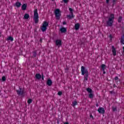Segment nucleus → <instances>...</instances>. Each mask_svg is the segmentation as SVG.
Returning a JSON list of instances; mask_svg holds the SVG:
<instances>
[{
	"label": "nucleus",
	"instance_id": "obj_28",
	"mask_svg": "<svg viewBox=\"0 0 124 124\" xmlns=\"http://www.w3.org/2000/svg\"><path fill=\"white\" fill-rule=\"evenodd\" d=\"M32 102V100H31V99H29L28 100V103L29 104H31V103Z\"/></svg>",
	"mask_w": 124,
	"mask_h": 124
},
{
	"label": "nucleus",
	"instance_id": "obj_22",
	"mask_svg": "<svg viewBox=\"0 0 124 124\" xmlns=\"http://www.w3.org/2000/svg\"><path fill=\"white\" fill-rule=\"evenodd\" d=\"M77 104H78L77 101H74V102H72V105L73 107H75V106H76V105H77Z\"/></svg>",
	"mask_w": 124,
	"mask_h": 124
},
{
	"label": "nucleus",
	"instance_id": "obj_15",
	"mask_svg": "<svg viewBox=\"0 0 124 124\" xmlns=\"http://www.w3.org/2000/svg\"><path fill=\"white\" fill-rule=\"evenodd\" d=\"M35 77L38 80L41 79V76L40 75V74H36L35 75Z\"/></svg>",
	"mask_w": 124,
	"mask_h": 124
},
{
	"label": "nucleus",
	"instance_id": "obj_19",
	"mask_svg": "<svg viewBox=\"0 0 124 124\" xmlns=\"http://www.w3.org/2000/svg\"><path fill=\"white\" fill-rule=\"evenodd\" d=\"M118 23H122L123 21V17L122 16H120L118 19Z\"/></svg>",
	"mask_w": 124,
	"mask_h": 124
},
{
	"label": "nucleus",
	"instance_id": "obj_31",
	"mask_svg": "<svg viewBox=\"0 0 124 124\" xmlns=\"http://www.w3.org/2000/svg\"><path fill=\"white\" fill-rule=\"evenodd\" d=\"M58 95H61L62 94V92H59L58 93Z\"/></svg>",
	"mask_w": 124,
	"mask_h": 124
},
{
	"label": "nucleus",
	"instance_id": "obj_1",
	"mask_svg": "<svg viewBox=\"0 0 124 124\" xmlns=\"http://www.w3.org/2000/svg\"><path fill=\"white\" fill-rule=\"evenodd\" d=\"M108 20L107 21V25L108 27H112L113 23H114V19H115V16L114 14H110V15L108 17Z\"/></svg>",
	"mask_w": 124,
	"mask_h": 124
},
{
	"label": "nucleus",
	"instance_id": "obj_8",
	"mask_svg": "<svg viewBox=\"0 0 124 124\" xmlns=\"http://www.w3.org/2000/svg\"><path fill=\"white\" fill-rule=\"evenodd\" d=\"M55 44L57 46H61L62 45V41L61 40H57Z\"/></svg>",
	"mask_w": 124,
	"mask_h": 124
},
{
	"label": "nucleus",
	"instance_id": "obj_36",
	"mask_svg": "<svg viewBox=\"0 0 124 124\" xmlns=\"http://www.w3.org/2000/svg\"><path fill=\"white\" fill-rule=\"evenodd\" d=\"M106 0V3H109V1L110 0Z\"/></svg>",
	"mask_w": 124,
	"mask_h": 124
},
{
	"label": "nucleus",
	"instance_id": "obj_13",
	"mask_svg": "<svg viewBox=\"0 0 124 124\" xmlns=\"http://www.w3.org/2000/svg\"><path fill=\"white\" fill-rule=\"evenodd\" d=\"M112 52L113 53V56H116V55H117V51H116V49L114 48V46H112Z\"/></svg>",
	"mask_w": 124,
	"mask_h": 124
},
{
	"label": "nucleus",
	"instance_id": "obj_33",
	"mask_svg": "<svg viewBox=\"0 0 124 124\" xmlns=\"http://www.w3.org/2000/svg\"><path fill=\"white\" fill-rule=\"evenodd\" d=\"M108 37H109L110 40H112V35L110 34V35L108 36Z\"/></svg>",
	"mask_w": 124,
	"mask_h": 124
},
{
	"label": "nucleus",
	"instance_id": "obj_45",
	"mask_svg": "<svg viewBox=\"0 0 124 124\" xmlns=\"http://www.w3.org/2000/svg\"><path fill=\"white\" fill-rule=\"evenodd\" d=\"M96 106H97V107H98V104H96Z\"/></svg>",
	"mask_w": 124,
	"mask_h": 124
},
{
	"label": "nucleus",
	"instance_id": "obj_43",
	"mask_svg": "<svg viewBox=\"0 0 124 124\" xmlns=\"http://www.w3.org/2000/svg\"><path fill=\"white\" fill-rule=\"evenodd\" d=\"M113 86L115 88V87H116V84H113Z\"/></svg>",
	"mask_w": 124,
	"mask_h": 124
},
{
	"label": "nucleus",
	"instance_id": "obj_34",
	"mask_svg": "<svg viewBox=\"0 0 124 124\" xmlns=\"http://www.w3.org/2000/svg\"><path fill=\"white\" fill-rule=\"evenodd\" d=\"M33 57H36V53L34 52Z\"/></svg>",
	"mask_w": 124,
	"mask_h": 124
},
{
	"label": "nucleus",
	"instance_id": "obj_41",
	"mask_svg": "<svg viewBox=\"0 0 124 124\" xmlns=\"http://www.w3.org/2000/svg\"><path fill=\"white\" fill-rule=\"evenodd\" d=\"M113 3H115V2H116V0H113Z\"/></svg>",
	"mask_w": 124,
	"mask_h": 124
},
{
	"label": "nucleus",
	"instance_id": "obj_21",
	"mask_svg": "<svg viewBox=\"0 0 124 124\" xmlns=\"http://www.w3.org/2000/svg\"><path fill=\"white\" fill-rule=\"evenodd\" d=\"M21 5H22V4L19 2H16V7H20Z\"/></svg>",
	"mask_w": 124,
	"mask_h": 124
},
{
	"label": "nucleus",
	"instance_id": "obj_25",
	"mask_svg": "<svg viewBox=\"0 0 124 124\" xmlns=\"http://www.w3.org/2000/svg\"><path fill=\"white\" fill-rule=\"evenodd\" d=\"M87 91L89 93H93V90H92V89L91 88H87L86 89Z\"/></svg>",
	"mask_w": 124,
	"mask_h": 124
},
{
	"label": "nucleus",
	"instance_id": "obj_12",
	"mask_svg": "<svg viewBox=\"0 0 124 124\" xmlns=\"http://www.w3.org/2000/svg\"><path fill=\"white\" fill-rule=\"evenodd\" d=\"M75 29L76 30V31L79 30L80 29V24L79 23H77L75 25Z\"/></svg>",
	"mask_w": 124,
	"mask_h": 124
},
{
	"label": "nucleus",
	"instance_id": "obj_16",
	"mask_svg": "<svg viewBox=\"0 0 124 124\" xmlns=\"http://www.w3.org/2000/svg\"><path fill=\"white\" fill-rule=\"evenodd\" d=\"M67 17L68 18V19H72V18L74 17V16H73V14H71V15H69L68 16H67Z\"/></svg>",
	"mask_w": 124,
	"mask_h": 124
},
{
	"label": "nucleus",
	"instance_id": "obj_30",
	"mask_svg": "<svg viewBox=\"0 0 124 124\" xmlns=\"http://www.w3.org/2000/svg\"><path fill=\"white\" fill-rule=\"evenodd\" d=\"M69 10L70 11L71 14H73V13L72 12V11H73V9H72V8H69Z\"/></svg>",
	"mask_w": 124,
	"mask_h": 124
},
{
	"label": "nucleus",
	"instance_id": "obj_3",
	"mask_svg": "<svg viewBox=\"0 0 124 124\" xmlns=\"http://www.w3.org/2000/svg\"><path fill=\"white\" fill-rule=\"evenodd\" d=\"M38 13H37V9H35L34 11V16H33V19L34 20V22L35 24H37L38 23Z\"/></svg>",
	"mask_w": 124,
	"mask_h": 124
},
{
	"label": "nucleus",
	"instance_id": "obj_2",
	"mask_svg": "<svg viewBox=\"0 0 124 124\" xmlns=\"http://www.w3.org/2000/svg\"><path fill=\"white\" fill-rule=\"evenodd\" d=\"M48 26H49V23L48 22L46 21L43 22V23L42 24V26L41 27V30L43 32L46 31L47 27H48Z\"/></svg>",
	"mask_w": 124,
	"mask_h": 124
},
{
	"label": "nucleus",
	"instance_id": "obj_6",
	"mask_svg": "<svg viewBox=\"0 0 124 124\" xmlns=\"http://www.w3.org/2000/svg\"><path fill=\"white\" fill-rule=\"evenodd\" d=\"M17 94H18V95H22V94H24V90L22 89L21 88H19V90H16Z\"/></svg>",
	"mask_w": 124,
	"mask_h": 124
},
{
	"label": "nucleus",
	"instance_id": "obj_14",
	"mask_svg": "<svg viewBox=\"0 0 124 124\" xmlns=\"http://www.w3.org/2000/svg\"><path fill=\"white\" fill-rule=\"evenodd\" d=\"M60 31L62 33L66 32V28H62L61 29H60Z\"/></svg>",
	"mask_w": 124,
	"mask_h": 124
},
{
	"label": "nucleus",
	"instance_id": "obj_40",
	"mask_svg": "<svg viewBox=\"0 0 124 124\" xmlns=\"http://www.w3.org/2000/svg\"><path fill=\"white\" fill-rule=\"evenodd\" d=\"M40 42L41 43V42H42V38H41L40 39Z\"/></svg>",
	"mask_w": 124,
	"mask_h": 124
},
{
	"label": "nucleus",
	"instance_id": "obj_44",
	"mask_svg": "<svg viewBox=\"0 0 124 124\" xmlns=\"http://www.w3.org/2000/svg\"><path fill=\"white\" fill-rule=\"evenodd\" d=\"M123 52H124V46H123Z\"/></svg>",
	"mask_w": 124,
	"mask_h": 124
},
{
	"label": "nucleus",
	"instance_id": "obj_18",
	"mask_svg": "<svg viewBox=\"0 0 124 124\" xmlns=\"http://www.w3.org/2000/svg\"><path fill=\"white\" fill-rule=\"evenodd\" d=\"M101 68H102V70H103V71H105V68H106V65H105L104 64H102L101 65Z\"/></svg>",
	"mask_w": 124,
	"mask_h": 124
},
{
	"label": "nucleus",
	"instance_id": "obj_29",
	"mask_svg": "<svg viewBox=\"0 0 124 124\" xmlns=\"http://www.w3.org/2000/svg\"><path fill=\"white\" fill-rule=\"evenodd\" d=\"M112 111L115 112V111H117V108L116 107H112Z\"/></svg>",
	"mask_w": 124,
	"mask_h": 124
},
{
	"label": "nucleus",
	"instance_id": "obj_23",
	"mask_svg": "<svg viewBox=\"0 0 124 124\" xmlns=\"http://www.w3.org/2000/svg\"><path fill=\"white\" fill-rule=\"evenodd\" d=\"M7 40H10V41H13V40H14V39L12 36H9L8 38H7Z\"/></svg>",
	"mask_w": 124,
	"mask_h": 124
},
{
	"label": "nucleus",
	"instance_id": "obj_32",
	"mask_svg": "<svg viewBox=\"0 0 124 124\" xmlns=\"http://www.w3.org/2000/svg\"><path fill=\"white\" fill-rule=\"evenodd\" d=\"M63 1L65 3H67V2H68V0H63Z\"/></svg>",
	"mask_w": 124,
	"mask_h": 124
},
{
	"label": "nucleus",
	"instance_id": "obj_20",
	"mask_svg": "<svg viewBox=\"0 0 124 124\" xmlns=\"http://www.w3.org/2000/svg\"><path fill=\"white\" fill-rule=\"evenodd\" d=\"M21 8L22 10H26V9H27V5L25 4H24L22 5Z\"/></svg>",
	"mask_w": 124,
	"mask_h": 124
},
{
	"label": "nucleus",
	"instance_id": "obj_24",
	"mask_svg": "<svg viewBox=\"0 0 124 124\" xmlns=\"http://www.w3.org/2000/svg\"><path fill=\"white\" fill-rule=\"evenodd\" d=\"M88 77H89V74H86L84 76V81H87Z\"/></svg>",
	"mask_w": 124,
	"mask_h": 124
},
{
	"label": "nucleus",
	"instance_id": "obj_11",
	"mask_svg": "<svg viewBox=\"0 0 124 124\" xmlns=\"http://www.w3.org/2000/svg\"><path fill=\"white\" fill-rule=\"evenodd\" d=\"M46 84L48 86H49V87H50V86H52V84H53V82H52V80H51V79H48L46 82Z\"/></svg>",
	"mask_w": 124,
	"mask_h": 124
},
{
	"label": "nucleus",
	"instance_id": "obj_26",
	"mask_svg": "<svg viewBox=\"0 0 124 124\" xmlns=\"http://www.w3.org/2000/svg\"><path fill=\"white\" fill-rule=\"evenodd\" d=\"M6 78H5V76H3L2 77L1 81L2 82H5V81H6Z\"/></svg>",
	"mask_w": 124,
	"mask_h": 124
},
{
	"label": "nucleus",
	"instance_id": "obj_17",
	"mask_svg": "<svg viewBox=\"0 0 124 124\" xmlns=\"http://www.w3.org/2000/svg\"><path fill=\"white\" fill-rule=\"evenodd\" d=\"M24 18V19L28 20V19L30 18V15H29V14H25Z\"/></svg>",
	"mask_w": 124,
	"mask_h": 124
},
{
	"label": "nucleus",
	"instance_id": "obj_39",
	"mask_svg": "<svg viewBox=\"0 0 124 124\" xmlns=\"http://www.w3.org/2000/svg\"><path fill=\"white\" fill-rule=\"evenodd\" d=\"M64 124H69V123H68V122H65L64 123Z\"/></svg>",
	"mask_w": 124,
	"mask_h": 124
},
{
	"label": "nucleus",
	"instance_id": "obj_42",
	"mask_svg": "<svg viewBox=\"0 0 124 124\" xmlns=\"http://www.w3.org/2000/svg\"><path fill=\"white\" fill-rule=\"evenodd\" d=\"M103 71V74H105V73H106V72H105V71Z\"/></svg>",
	"mask_w": 124,
	"mask_h": 124
},
{
	"label": "nucleus",
	"instance_id": "obj_37",
	"mask_svg": "<svg viewBox=\"0 0 124 124\" xmlns=\"http://www.w3.org/2000/svg\"><path fill=\"white\" fill-rule=\"evenodd\" d=\"M63 25H66V22L65 21L63 22Z\"/></svg>",
	"mask_w": 124,
	"mask_h": 124
},
{
	"label": "nucleus",
	"instance_id": "obj_10",
	"mask_svg": "<svg viewBox=\"0 0 124 124\" xmlns=\"http://www.w3.org/2000/svg\"><path fill=\"white\" fill-rule=\"evenodd\" d=\"M114 80L117 84H119V83H121V79L119 78V77H115Z\"/></svg>",
	"mask_w": 124,
	"mask_h": 124
},
{
	"label": "nucleus",
	"instance_id": "obj_27",
	"mask_svg": "<svg viewBox=\"0 0 124 124\" xmlns=\"http://www.w3.org/2000/svg\"><path fill=\"white\" fill-rule=\"evenodd\" d=\"M89 98H93V94L92 93H90L89 95Z\"/></svg>",
	"mask_w": 124,
	"mask_h": 124
},
{
	"label": "nucleus",
	"instance_id": "obj_5",
	"mask_svg": "<svg viewBox=\"0 0 124 124\" xmlns=\"http://www.w3.org/2000/svg\"><path fill=\"white\" fill-rule=\"evenodd\" d=\"M54 13L56 19H57V20H59L60 19V17H61V12L60 11V9H56L55 10Z\"/></svg>",
	"mask_w": 124,
	"mask_h": 124
},
{
	"label": "nucleus",
	"instance_id": "obj_46",
	"mask_svg": "<svg viewBox=\"0 0 124 124\" xmlns=\"http://www.w3.org/2000/svg\"><path fill=\"white\" fill-rule=\"evenodd\" d=\"M111 93H112V92H110Z\"/></svg>",
	"mask_w": 124,
	"mask_h": 124
},
{
	"label": "nucleus",
	"instance_id": "obj_4",
	"mask_svg": "<svg viewBox=\"0 0 124 124\" xmlns=\"http://www.w3.org/2000/svg\"><path fill=\"white\" fill-rule=\"evenodd\" d=\"M81 75H86V74H89V71L86 68H85V66H82L81 67Z\"/></svg>",
	"mask_w": 124,
	"mask_h": 124
},
{
	"label": "nucleus",
	"instance_id": "obj_9",
	"mask_svg": "<svg viewBox=\"0 0 124 124\" xmlns=\"http://www.w3.org/2000/svg\"><path fill=\"white\" fill-rule=\"evenodd\" d=\"M123 35L121 37L120 42L123 44H124V28L123 29Z\"/></svg>",
	"mask_w": 124,
	"mask_h": 124
},
{
	"label": "nucleus",
	"instance_id": "obj_7",
	"mask_svg": "<svg viewBox=\"0 0 124 124\" xmlns=\"http://www.w3.org/2000/svg\"><path fill=\"white\" fill-rule=\"evenodd\" d=\"M98 112L100 114H104V113H105V110L103 108H99L98 109Z\"/></svg>",
	"mask_w": 124,
	"mask_h": 124
},
{
	"label": "nucleus",
	"instance_id": "obj_35",
	"mask_svg": "<svg viewBox=\"0 0 124 124\" xmlns=\"http://www.w3.org/2000/svg\"><path fill=\"white\" fill-rule=\"evenodd\" d=\"M90 118H92V119H93V115L90 114Z\"/></svg>",
	"mask_w": 124,
	"mask_h": 124
},
{
	"label": "nucleus",
	"instance_id": "obj_38",
	"mask_svg": "<svg viewBox=\"0 0 124 124\" xmlns=\"http://www.w3.org/2000/svg\"><path fill=\"white\" fill-rule=\"evenodd\" d=\"M42 80H44V77H43V75H42Z\"/></svg>",
	"mask_w": 124,
	"mask_h": 124
}]
</instances>
